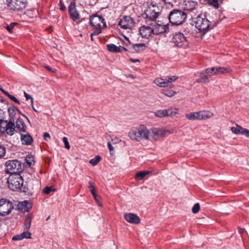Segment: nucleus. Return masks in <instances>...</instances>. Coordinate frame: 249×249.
Returning a JSON list of instances; mask_svg holds the SVG:
<instances>
[{
    "instance_id": "f257e3e1",
    "label": "nucleus",
    "mask_w": 249,
    "mask_h": 249,
    "mask_svg": "<svg viewBox=\"0 0 249 249\" xmlns=\"http://www.w3.org/2000/svg\"><path fill=\"white\" fill-rule=\"evenodd\" d=\"M129 138L133 141L140 142L149 139V131L144 125L132 128L128 133Z\"/></svg>"
},
{
    "instance_id": "f03ea898",
    "label": "nucleus",
    "mask_w": 249,
    "mask_h": 249,
    "mask_svg": "<svg viewBox=\"0 0 249 249\" xmlns=\"http://www.w3.org/2000/svg\"><path fill=\"white\" fill-rule=\"evenodd\" d=\"M187 14L183 11L174 9L169 13L168 18L170 22L173 25L182 24L187 18Z\"/></svg>"
},
{
    "instance_id": "7ed1b4c3",
    "label": "nucleus",
    "mask_w": 249,
    "mask_h": 249,
    "mask_svg": "<svg viewBox=\"0 0 249 249\" xmlns=\"http://www.w3.org/2000/svg\"><path fill=\"white\" fill-rule=\"evenodd\" d=\"M89 19L90 25L95 29L93 32L95 35L100 34L102 32V29L107 26L105 19L102 16L97 14L92 15Z\"/></svg>"
},
{
    "instance_id": "20e7f679",
    "label": "nucleus",
    "mask_w": 249,
    "mask_h": 249,
    "mask_svg": "<svg viewBox=\"0 0 249 249\" xmlns=\"http://www.w3.org/2000/svg\"><path fill=\"white\" fill-rule=\"evenodd\" d=\"M7 183L8 187L14 191L21 189L23 184L22 177L20 174H14L10 175L8 178Z\"/></svg>"
},
{
    "instance_id": "39448f33",
    "label": "nucleus",
    "mask_w": 249,
    "mask_h": 249,
    "mask_svg": "<svg viewBox=\"0 0 249 249\" xmlns=\"http://www.w3.org/2000/svg\"><path fill=\"white\" fill-rule=\"evenodd\" d=\"M210 22L204 15H198L194 19V24L196 28L200 31L206 33L210 29H213V26L211 27Z\"/></svg>"
},
{
    "instance_id": "423d86ee",
    "label": "nucleus",
    "mask_w": 249,
    "mask_h": 249,
    "mask_svg": "<svg viewBox=\"0 0 249 249\" xmlns=\"http://www.w3.org/2000/svg\"><path fill=\"white\" fill-rule=\"evenodd\" d=\"M5 165L6 172L10 175L20 174L22 172L23 166L18 160H9L6 162Z\"/></svg>"
},
{
    "instance_id": "0eeeda50",
    "label": "nucleus",
    "mask_w": 249,
    "mask_h": 249,
    "mask_svg": "<svg viewBox=\"0 0 249 249\" xmlns=\"http://www.w3.org/2000/svg\"><path fill=\"white\" fill-rule=\"evenodd\" d=\"M14 119H9V121L0 119V131L5 132L9 136H12L15 131Z\"/></svg>"
},
{
    "instance_id": "6e6552de",
    "label": "nucleus",
    "mask_w": 249,
    "mask_h": 249,
    "mask_svg": "<svg viewBox=\"0 0 249 249\" xmlns=\"http://www.w3.org/2000/svg\"><path fill=\"white\" fill-rule=\"evenodd\" d=\"M172 132L162 128H153L149 131V135L154 141H158L164 138Z\"/></svg>"
},
{
    "instance_id": "1a4fd4ad",
    "label": "nucleus",
    "mask_w": 249,
    "mask_h": 249,
    "mask_svg": "<svg viewBox=\"0 0 249 249\" xmlns=\"http://www.w3.org/2000/svg\"><path fill=\"white\" fill-rule=\"evenodd\" d=\"M174 43L180 48H185L189 45V41L187 38L181 33L176 34L173 37Z\"/></svg>"
},
{
    "instance_id": "9d476101",
    "label": "nucleus",
    "mask_w": 249,
    "mask_h": 249,
    "mask_svg": "<svg viewBox=\"0 0 249 249\" xmlns=\"http://www.w3.org/2000/svg\"><path fill=\"white\" fill-rule=\"evenodd\" d=\"M7 6L14 11H20L25 9L27 6L26 0H7Z\"/></svg>"
},
{
    "instance_id": "9b49d317",
    "label": "nucleus",
    "mask_w": 249,
    "mask_h": 249,
    "mask_svg": "<svg viewBox=\"0 0 249 249\" xmlns=\"http://www.w3.org/2000/svg\"><path fill=\"white\" fill-rule=\"evenodd\" d=\"M133 19L129 16H124L119 22V25L124 29H131L134 25Z\"/></svg>"
},
{
    "instance_id": "f8f14e48",
    "label": "nucleus",
    "mask_w": 249,
    "mask_h": 249,
    "mask_svg": "<svg viewBox=\"0 0 249 249\" xmlns=\"http://www.w3.org/2000/svg\"><path fill=\"white\" fill-rule=\"evenodd\" d=\"M177 114V111L170 108L167 109L159 110L155 112V115L158 117L162 118L168 116H173Z\"/></svg>"
},
{
    "instance_id": "ddd939ff",
    "label": "nucleus",
    "mask_w": 249,
    "mask_h": 249,
    "mask_svg": "<svg viewBox=\"0 0 249 249\" xmlns=\"http://www.w3.org/2000/svg\"><path fill=\"white\" fill-rule=\"evenodd\" d=\"M13 203H0V215L5 216L9 214L14 208Z\"/></svg>"
},
{
    "instance_id": "4468645a",
    "label": "nucleus",
    "mask_w": 249,
    "mask_h": 249,
    "mask_svg": "<svg viewBox=\"0 0 249 249\" xmlns=\"http://www.w3.org/2000/svg\"><path fill=\"white\" fill-rule=\"evenodd\" d=\"M168 24L161 25L157 24L155 25L154 27L152 28L153 34L156 35L166 33L168 31Z\"/></svg>"
},
{
    "instance_id": "2eb2a0df",
    "label": "nucleus",
    "mask_w": 249,
    "mask_h": 249,
    "mask_svg": "<svg viewBox=\"0 0 249 249\" xmlns=\"http://www.w3.org/2000/svg\"><path fill=\"white\" fill-rule=\"evenodd\" d=\"M125 220L132 224H138L140 223L141 220L139 216L132 213H127L124 215Z\"/></svg>"
},
{
    "instance_id": "dca6fc26",
    "label": "nucleus",
    "mask_w": 249,
    "mask_h": 249,
    "mask_svg": "<svg viewBox=\"0 0 249 249\" xmlns=\"http://www.w3.org/2000/svg\"><path fill=\"white\" fill-rule=\"evenodd\" d=\"M139 32L143 38H148L153 34L152 28L149 26L143 25L139 29Z\"/></svg>"
},
{
    "instance_id": "f3484780",
    "label": "nucleus",
    "mask_w": 249,
    "mask_h": 249,
    "mask_svg": "<svg viewBox=\"0 0 249 249\" xmlns=\"http://www.w3.org/2000/svg\"><path fill=\"white\" fill-rule=\"evenodd\" d=\"M158 12H157L154 10L151 9L149 8L145 12L143 16L144 18L147 19L149 20L153 21L156 19L158 17Z\"/></svg>"
},
{
    "instance_id": "a211bd4d",
    "label": "nucleus",
    "mask_w": 249,
    "mask_h": 249,
    "mask_svg": "<svg viewBox=\"0 0 249 249\" xmlns=\"http://www.w3.org/2000/svg\"><path fill=\"white\" fill-rule=\"evenodd\" d=\"M68 10L70 17L73 21H76L80 18V15L76 9L74 3L70 4L68 7Z\"/></svg>"
},
{
    "instance_id": "6ab92c4d",
    "label": "nucleus",
    "mask_w": 249,
    "mask_h": 249,
    "mask_svg": "<svg viewBox=\"0 0 249 249\" xmlns=\"http://www.w3.org/2000/svg\"><path fill=\"white\" fill-rule=\"evenodd\" d=\"M197 2L194 0H185L184 1V10L192 11L197 6Z\"/></svg>"
},
{
    "instance_id": "aec40b11",
    "label": "nucleus",
    "mask_w": 249,
    "mask_h": 249,
    "mask_svg": "<svg viewBox=\"0 0 249 249\" xmlns=\"http://www.w3.org/2000/svg\"><path fill=\"white\" fill-rule=\"evenodd\" d=\"M146 49V45L144 43H138L133 44L132 47L129 48V51L130 53H141L144 51Z\"/></svg>"
},
{
    "instance_id": "412c9836",
    "label": "nucleus",
    "mask_w": 249,
    "mask_h": 249,
    "mask_svg": "<svg viewBox=\"0 0 249 249\" xmlns=\"http://www.w3.org/2000/svg\"><path fill=\"white\" fill-rule=\"evenodd\" d=\"M107 47L108 51L112 53H119L122 52L123 51H128L124 47L119 46H117L114 44H108L107 45Z\"/></svg>"
},
{
    "instance_id": "4be33fe9",
    "label": "nucleus",
    "mask_w": 249,
    "mask_h": 249,
    "mask_svg": "<svg viewBox=\"0 0 249 249\" xmlns=\"http://www.w3.org/2000/svg\"><path fill=\"white\" fill-rule=\"evenodd\" d=\"M197 120H206L213 116V113L208 110H203L196 112Z\"/></svg>"
},
{
    "instance_id": "5701e85b",
    "label": "nucleus",
    "mask_w": 249,
    "mask_h": 249,
    "mask_svg": "<svg viewBox=\"0 0 249 249\" xmlns=\"http://www.w3.org/2000/svg\"><path fill=\"white\" fill-rule=\"evenodd\" d=\"M20 139L22 143L24 145H30L33 141L32 136L28 133L23 134L22 133Z\"/></svg>"
},
{
    "instance_id": "b1692460",
    "label": "nucleus",
    "mask_w": 249,
    "mask_h": 249,
    "mask_svg": "<svg viewBox=\"0 0 249 249\" xmlns=\"http://www.w3.org/2000/svg\"><path fill=\"white\" fill-rule=\"evenodd\" d=\"M16 127L20 133L26 132L27 126L22 119L18 118L17 120Z\"/></svg>"
},
{
    "instance_id": "393cba45",
    "label": "nucleus",
    "mask_w": 249,
    "mask_h": 249,
    "mask_svg": "<svg viewBox=\"0 0 249 249\" xmlns=\"http://www.w3.org/2000/svg\"><path fill=\"white\" fill-rule=\"evenodd\" d=\"M33 203H18L17 208L22 213L28 212L32 207Z\"/></svg>"
},
{
    "instance_id": "a878e982",
    "label": "nucleus",
    "mask_w": 249,
    "mask_h": 249,
    "mask_svg": "<svg viewBox=\"0 0 249 249\" xmlns=\"http://www.w3.org/2000/svg\"><path fill=\"white\" fill-rule=\"evenodd\" d=\"M215 75L224 74L229 73L231 71V69L229 67H214Z\"/></svg>"
},
{
    "instance_id": "bb28decb",
    "label": "nucleus",
    "mask_w": 249,
    "mask_h": 249,
    "mask_svg": "<svg viewBox=\"0 0 249 249\" xmlns=\"http://www.w3.org/2000/svg\"><path fill=\"white\" fill-rule=\"evenodd\" d=\"M89 188L95 201L96 202H98L100 201V197L97 195L94 184L91 181L89 182Z\"/></svg>"
},
{
    "instance_id": "cd10ccee",
    "label": "nucleus",
    "mask_w": 249,
    "mask_h": 249,
    "mask_svg": "<svg viewBox=\"0 0 249 249\" xmlns=\"http://www.w3.org/2000/svg\"><path fill=\"white\" fill-rule=\"evenodd\" d=\"M155 83L159 86L161 87H168V82H167V79L161 78H157L155 80Z\"/></svg>"
},
{
    "instance_id": "c85d7f7f",
    "label": "nucleus",
    "mask_w": 249,
    "mask_h": 249,
    "mask_svg": "<svg viewBox=\"0 0 249 249\" xmlns=\"http://www.w3.org/2000/svg\"><path fill=\"white\" fill-rule=\"evenodd\" d=\"M32 217L29 214H27L25 217V221L24 224V230L28 231L30 230L32 222Z\"/></svg>"
},
{
    "instance_id": "c756f323",
    "label": "nucleus",
    "mask_w": 249,
    "mask_h": 249,
    "mask_svg": "<svg viewBox=\"0 0 249 249\" xmlns=\"http://www.w3.org/2000/svg\"><path fill=\"white\" fill-rule=\"evenodd\" d=\"M149 173V172L145 171L139 172L135 175V179L137 180H141Z\"/></svg>"
},
{
    "instance_id": "7c9ffc66",
    "label": "nucleus",
    "mask_w": 249,
    "mask_h": 249,
    "mask_svg": "<svg viewBox=\"0 0 249 249\" xmlns=\"http://www.w3.org/2000/svg\"><path fill=\"white\" fill-rule=\"evenodd\" d=\"M243 127L238 125V124H236V127H232L231 128V132L236 135L241 134V132L243 131Z\"/></svg>"
},
{
    "instance_id": "2f4dec72",
    "label": "nucleus",
    "mask_w": 249,
    "mask_h": 249,
    "mask_svg": "<svg viewBox=\"0 0 249 249\" xmlns=\"http://www.w3.org/2000/svg\"><path fill=\"white\" fill-rule=\"evenodd\" d=\"M16 108V109L18 110V111L21 114V113L20 112V111L18 109V108H16L15 106L13 107H10L8 108V112L9 113V116H10V119H14V117L15 116V115H16V112H15V108Z\"/></svg>"
},
{
    "instance_id": "473e14b6",
    "label": "nucleus",
    "mask_w": 249,
    "mask_h": 249,
    "mask_svg": "<svg viewBox=\"0 0 249 249\" xmlns=\"http://www.w3.org/2000/svg\"><path fill=\"white\" fill-rule=\"evenodd\" d=\"M161 92L164 95L171 97L176 94L177 92L172 90L163 89L161 90Z\"/></svg>"
},
{
    "instance_id": "72a5a7b5",
    "label": "nucleus",
    "mask_w": 249,
    "mask_h": 249,
    "mask_svg": "<svg viewBox=\"0 0 249 249\" xmlns=\"http://www.w3.org/2000/svg\"><path fill=\"white\" fill-rule=\"evenodd\" d=\"M25 160L29 167L35 164L34 158L32 155H28L26 157Z\"/></svg>"
},
{
    "instance_id": "f704fd0d",
    "label": "nucleus",
    "mask_w": 249,
    "mask_h": 249,
    "mask_svg": "<svg viewBox=\"0 0 249 249\" xmlns=\"http://www.w3.org/2000/svg\"><path fill=\"white\" fill-rule=\"evenodd\" d=\"M206 1L209 5L212 6L214 8H218L219 3L218 0H206Z\"/></svg>"
},
{
    "instance_id": "c9c22d12",
    "label": "nucleus",
    "mask_w": 249,
    "mask_h": 249,
    "mask_svg": "<svg viewBox=\"0 0 249 249\" xmlns=\"http://www.w3.org/2000/svg\"><path fill=\"white\" fill-rule=\"evenodd\" d=\"M185 117L190 120H197L196 112L186 114Z\"/></svg>"
},
{
    "instance_id": "e433bc0d",
    "label": "nucleus",
    "mask_w": 249,
    "mask_h": 249,
    "mask_svg": "<svg viewBox=\"0 0 249 249\" xmlns=\"http://www.w3.org/2000/svg\"><path fill=\"white\" fill-rule=\"evenodd\" d=\"M101 160V157L100 156H96L94 158H93L89 160V163L93 166H95L100 162Z\"/></svg>"
},
{
    "instance_id": "4c0bfd02",
    "label": "nucleus",
    "mask_w": 249,
    "mask_h": 249,
    "mask_svg": "<svg viewBox=\"0 0 249 249\" xmlns=\"http://www.w3.org/2000/svg\"><path fill=\"white\" fill-rule=\"evenodd\" d=\"M214 67H211L210 68H208L205 70V73L209 76H211L214 74Z\"/></svg>"
},
{
    "instance_id": "58836bf2",
    "label": "nucleus",
    "mask_w": 249,
    "mask_h": 249,
    "mask_svg": "<svg viewBox=\"0 0 249 249\" xmlns=\"http://www.w3.org/2000/svg\"><path fill=\"white\" fill-rule=\"evenodd\" d=\"M200 210V206L199 203H195L192 208V211L193 213H196Z\"/></svg>"
},
{
    "instance_id": "ea45409f",
    "label": "nucleus",
    "mask_w": 249,
    "mask_h": 249,
    "mask_svg": "<svg viewBox=\"0 0 249 249\" xmlns=\"http://www.w3.org/2000/svg\"><path fill=\"white\" fill-rule=\"evenodd\" d=\"M178 79V77L176 76H171L168 77V79H167V82H168V86L170 87L171 85V83L176 81Z\"/></svg>"
},
{
    "instance_id": "a19ab883",
    "label": "nucleus",
    "mask_w": 249,
    "mask_h": 249,
    "mask_svg": "<svg viewBox=\"0 0 249 249\" xmlns=\"http://www.w3.org/2000/svg\"><path fill=\"white\" fill-rule=\"evenodd\" d=\"M54 189H53V186H47L43 190V192L44 193V194H50L51 192H53V191H54Z\"/></svg>"
},
{
    "instance_id": "79ce46f5",
    "label": "nucleus",
    "mask_w": 249,
    "mask_h": 249,
    "mask_svg": "<svg viewBox=\"0 0 249 249\" xmlns=\"http://www.w3.org/2000/svg\"><path fill=\"white\" fill-rule=\"evenodd\" d=\"M21 236L23 237V239L24 238H28L30 239L31 238V232H29L28 231H25L22 233H21Z\"/></svg>"
},
{
    "instance_id": "37998d69",
    "label": "nucleus",
    "mask_w": 249,
    "mask_h": 249,
    "mask_svg": "<svg viewBox=\"0 0 249 249\" xmlns=\"http://www.w3.org/2000/svg\"><path fill=\"white\" fill-rule=\"evenodd\" d=\"M6 153V148L2 145H0V159L3 158Z\"/></svg>"
},
{
    "instance_id": "c03bdc74",
    "label": "nucleus",
    "mask_w": 249,
    "mask_h": 249,
    "mask_svg": "<svg viewBox=\"0 0 249 249\" xmlns=\"http://www.w3.org/2000/svg\"><path fill=\"white\" fill-rule=\"evenodd\" d=\"M63 142L65 144V147L67 149H70V145L69 144V142H68V139L67 137H63Z\"/></svg>"
},
{
    "instance_id": "a18cd8bd",
    "label": "nucleus",
    "mask_w": 249,
    "mask_h": 249,
    "mask_svg": "<svg viewBox=\"0 0 249 249\" xmlns=\"http://www.w3.org/2000/svg\"><path fill=\"white\" fill-rule=\"evenodd\" d=\"M15 24H16V23H11L10 25L7 26L6 29L9 31V32H10V33L12 32L14 27Z\"/></svg>"
},
{
    "instance_id": "49530a36",
    "label": "nucleus",
    "mask_w": 249,
    "mask_h": 249,
    "mask_svg": "<svg viewBox=\"0 0 249 249\" xmlns=\"http://www.w3.org/2000/svg\"><path fill=\"white\" fill-rule=\"evenodd\" d=\"M24 95L25 97L26 98V100H28L29 99H31V104L32 105H33L34 101H33V98L31 97V95L27 94L26 92H24Z\"/></svg>"
},
{
    "instance_id": "de8ad7c7",
    "label": "nucleus",
    "mask_w": 249,
    "mask_h": 249,
    "mask_svg": "<svg viewBox=\"0 0 249 249\" xmlns=\"http://www.w3.org/2000/svg\"><path fill=\"white\" fill-rule=\"evenodd\" d=\"M241 134L245 135L247 137H249V130L244 128L241 132Z\"/></svg>"
},
{
    "instance_id": "09e8293b",
    "label": "nucleus",
    "mask_w": 249,
    "mask_h": 249,
    "mask_svg": "<svg viewBox=\"0 0 249 249\" xmlns=\"http://www.w3.org/2000/svg\"><path fill=\"white\" fill-rule=\"evenodd\" d=\"M8 97L13 101H14V102L18 104H20V102L19 101V100L17 99L15 97L13 96V95H10Z\"/></svg>"
},
{
    "instance_id": "8fccbe9b",
    "label": "nucleus",
    "mask_w": 249,
    "mask_h": 249,
    "mask_svg": "<svg viewBox=\"0 0 249 249\" xmlns=\"http://www.w3.org/2000/svg\"><path fill=\"white\" fill-rule=\"evenodd\" d=\"M22 239H23V237L21 236V234H17L12 237L13 240H21Z\"/></svg>"
},
{
    "instance_id": "3c124183",
    "label": "nucleus",
    "mask_w": 249,
    "mask_h": 249,
    "mask_svg": "<svg viewBox=\"0 0 249 249\" xmlns=\"http://www.w3.org/2000/svg\"><path fill=\"white\" fill-rule=\"evenodd\" d=\"M201 78L202 79V82L204 83H207L209 82L208 77L207 75H204L201 77Z\"/></svg>"
},
{
    "instance_id": "603ef678",
    "label": "nucleus",
    "mask_w": 249,
    "mask_h": 249,
    "mask_svg": "<svg viewBox=\"0 0 249 249\" xmlns=\"http://www.w3.org/2000/svg\"><path fill=\"white\" fill-rule=\"evenodd\" d=\"M43 137H44V139L46 141H48L49 139H50V134L47 133V132H46V133H44V134H43Z\"/></svg>"
},
{
    "instance_id": "864d4df0",
    "label": "nucleus",
    "mask_w": 249,
    "mask_h": 249,
    "mask_svg": "<svg viewBox=\"0 0 249 249\" xmlns=\"http://www.w3.org/2000/svg\"><path fill=\"white\" fill-rule=\"evenodd\" d=\"M59 4L60 5V10H61V11H64L66 9V7L64 5V4H63L62 3V1L61 0H60V3H59Z\"/></svg>"
},
{
    "instance_id": "5fc2aeb1",
    "label": "nucleus",
    "mask_w": 249,
    "mask_h": 249,
    "mask_svg": "<svg viewBox=\"0 0 249 249\" xmlns=\"http://www.w3.org/2000/svg\"><path fill=\"white\" fill-rule=\"evenodd\" d=\"M107 146H108V148H109L110 151H111L114 149L113 147L112 146V145L109 142H108L107 143Z\"/></svg>"
},
{
    "instance_id": "6e6d98bb",
    "label": "nucleus",
    "mask_w": 249,
    "mask_h": 249,
    "mask_svg": "<svg viewBox=\"0 0 249 249\" xmlns=\"http://www.w3.org/2000/svg\"><path fill=\"white\" fill-rule=\"evenodd\" d=\"M130 61L132 63H136V62H140V61L138 59H133V58H130Z\"/></svg>"
},
{
    "instance_id": "4d7b16f0",
    "label": "nucleus",
    "mask_w": 249,
    "mask_h": 249,
    "mask_svg": "<svg viewBox=\"0 0 249 249\" xmlns=\"http://www.w3.org/2000/svg\"><path fill=\"white\" fill-rule=\"evenodd\" d=\"M238 231L241 234H243L245 232V230L244 229L238 228Z\"/></svg>"
},
{
    "instance_id": "13d9d810",
    "label": "nucleus",
    "mask_w": 249,
    "mask_h": 249,
    "mask_svg": "<svg viewBox=\"0 0 249 249\" xmlns=\"http://www.w3.org/2000/svg\"><path fill=\"white\" fill-rule=\"evenodd\" d=\"M0 89L8 97L10 95L8 92L5 91L4 89Z\"/></svg>"
},
{
    "instance_id": "bf43d9fd",
    "label": "nucleus",
    "mask_w": 249,
    "mask_h": 249,
    "mask_svg": "<svg viewBox=\"0 0 249 249\" xmlns=\"http://www.w3.org/2000/svg\"><path fill=\"white\" fill-rule=\"evenodd\" d=\"M0 202H10V201L4 198H1L0 199Z\"/></svg>"
},
{
    "instance_id": "052dcab7",
    "label": "nucleus",
    "mask_w": 249,
    "mask_h": 249,
    "mask_svg": "<svg viewBox=\"0 0 249 249\" xmlns=\"http://www.w3.org/2000/svg\"><path fill=\"white\" fill-rule=\"evenodd\" d=\"M45 68L47 69L48 71H52V72H54L53 71L51 67H50V66H46L45 67Z\"/></svg>"
},
{
    "instance_id": "680f3d73",
    "label": "nucleus",
    "mask_w": 249,
    "mask_h": 249,
    "mask_svg": "<svg viewBox=\"0 0 249 249\" xmlns=\"http://www.w3.org/2000/svg\"><path fill=\"white\" fill-rule=\"evenodd\" d=\"M124 44L126 45V46H128V45H130V42L129 41V40L127 38L126 39V42H124Z\"/></svg>"
},
{
    "instance_id": "e2e57ef3",
    "label": "nucleus",
    "mask_w": 249,
    "mask_h": 249,
    "mask_svg": "<svg viewBox=\"0 0 249 249\" xmlns=\"http://www.w3.org/2000/svg\"><path fill=\"white\" fill-rule=\"evenodd\" d=\"M196 82L197 83L202 82V79L201 77L197 79L196 80Z\"/></svg>"
},
{
    "instance_id": "0e129e2a",
    "label": "nucleus",
    "mask_w": 249,
    "mask_h": 249,
    "mask_svg": "<svg viewBox=\"0 0 249 249\" xmlns=\"http://www.w3.org/2000/svg\"><path fill=\"white\" fill-rule=\"evenodd\" d=\"M93 36H95V35L93 34V33H91V34H90L91 40L92 41H93Z\"/></svg>"
},
{
    "instance_id": "69168bd1",
    "label": "nucleus",
    "mask_w": 249,
    "mask_h": 249,
    "mask_svg": "<svg viewBox=\"0 0 249 249\" xmlns=\"http://www.w3.org/2000/svg\"><path fill=\"white\" fill-rule=\"evenodd\" d=\"M129 77H131V78H133V79H134V78H135V77L133 75H132V74H130V75H129Z\"/></svg>"
},
{
    "instance_id": "338daca9",
    "label": "nucleus",
    "mask_w": 249,
    "mask_h": 249,
    "mask_svg": "<svg viewBox=\"0 0 249 249\" xmlns=\"http://www.w3.org/2000/svg\"><path fill=\"white\" fill-rule=\"evenodd\" d=\"M21 202L25 203V202H29L28 200H24V201H22Z\"/></svg>"
},
{
    "instance_id": "774afa93",
    "label": "nucleus",
    "mask_w": 249,
    "mask_h": 249,
    "mask_svg": "<svg viewBox=\"0 0 249 249\" xmlns=\"http://www.w3.org/2000/svg\"><path fill=\"white\" fill-rule=\"evenodd\" d=\"M32 107H33V108L34 110L35 111H37V110L36 109V108H35L34 107H33V105H32Z\"/></svg>"
}]
</instances>
